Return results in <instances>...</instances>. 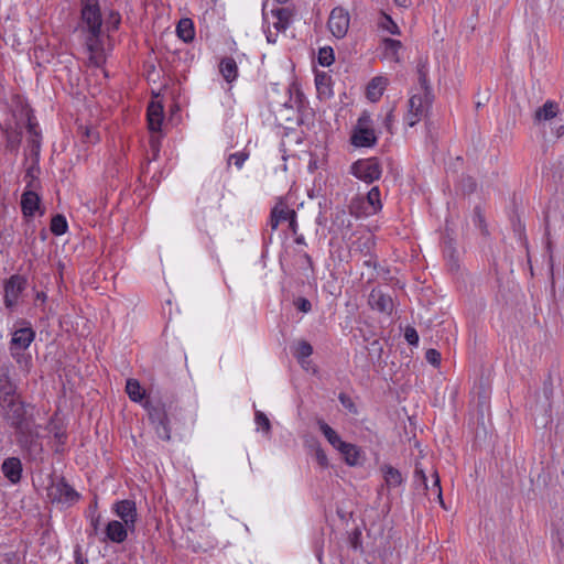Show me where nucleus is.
<instances>
[{
	"instance_id": "864d4df0",
	"label": "nucleus",
	"mask_w": 564,
	"mask_h": 564,
	"mask_svg": "<svg viewBox=\"0 0 564 564\" xmlns=\"http://www.w3.org/2000/svg\"><path fill=\"white\" fill-rule=\"evenodd\" d=\"M488 391L485 387H481V391L478 393V405L484 410L488 408Z\"/></svg>"
},
{
	"instance_id": "a19ab883",
	"label": "nucleus",
	"mask_w": 564,
	"mask_h": 564,
	"mask_svg": "<svg viewBox=\"0 0 564 564\" xmlns=\"http://www.w3.org/2000/svg\"><path fill=\"white\" fill-rule=\"evenodd\" d=\"M249 158L248 152H236L228 156V165L234 163L238 169H241L246 160Z\"/></svg>"
},
{
	"instance_id": "0e129e2a",
	"label": "nucleus",
	"mask_w": 564,
	"mask_h": 564,
	"mask_svg": "<svg viewBox=\"0 0 564 564\" xmlns=\"http://www.w3.org/2000/svg\"><path fill=\"white\" fill-rule=\"evenodd\" d=\"M545 236H550V212L545 214Z\"/></svg>"
},
{
	"instance_id": "39448f33",
	"label": "nucleus",
	"mask_w": 564,
	"mask_h": 564,
	"mask_svg": "<svg viewBox=\"0 0 564 564\" xmlns=\"http://www.w3.org/2000/svg\"><path fill=\"white\" fill-rule=\"evenodd\" d=\"M350 174L367 184H371L382 175L381 162L376 156L359 159L350 165Z\"/></svg>"
},
{
	"instance_id": "20e7f679",
	"label": "nucleus",
	"mask_w": 564,
	"mask_h": 564,
	"mask_svg": "<svg viewBox=\"0 0 564 564\" xmlns=\"http://www.w3.org/2000/svg\"><path fill=\"white\" fill-rule=\"evenodd\" d=\"M350 143L356 148H371L377 143L372 120L367 111L361 113L356 126L352 128Z\"/></svg>"
},
{
	"instance_id": "680f3d73",
	"label": "nucleus",
	"mask_w": 564,
	"mask_h": 564,
	"mask_svg": "<svg viewBox=\"0 0 564 564\" xmlns=\"http://www.w3.org/2000/svg\"><path fill=\"white\" fill-rule=\"evenodd\" d=\"M280 223L281 221L276 217H274V214L271 212L270 223H269L271 229L275 230L279 227Z\"/></svg>"
},
{
	"instance_id": "79ce46f5",
	"label": "nucleus",
	"mask_w": 564,
	"mask_h": 564,
	"mask_svg": "<svg viewBox=\"0 0 564 564\" xmlns=\"http://www.w3.org/2000/svg\"><path fill=\"white\" fill-rule=\"evenodd\" d=\"M475 226H477L482 234H487V227L485 223V216L481 212V208L479 206H476L474 209V217H473Z\"/></svg>"
},
{
	"instance_id": "ea45409f",
	"label": "nucleus",
	"mask_w": 564,
	"mask_h": 564,
	"mask_svg": "<svg viewBox=\"0 0 564 564\" xmlns=\"http://www.w3.org/2000/svg\"><path fill=\"white\" fill-rule=\"evenodd\" d=\"M312 446L314 448V456H315L317 464L322 467H327L328 458H327L325 451L321 447V445L317 442H314V444Z\"/></svg>"
},
{
	"instance_id": "7ed1b4c3",
	"label": "nucleus",
	"mask_w": 564,
	"mask_h": 564,
	"mask_svg": "<svg viewBox=\"0 0 564 564\" xmlns=\"http://www.w3.org/2000/svg\"><path fill=\"white\" fill-rule=\"evenodd\" d=\"M142 406L147 410L151 423L155 425L158 436L163 441H170V417L165 405L161 401L147 399Z\"/></svg>"
},
{
	"instance_id": "6e6552de",
	"label": "nucleus",
	"mask_w": 564,
	"mask_h": 564,
	"mask_svg": "<svg viewBox=\"0 0 564 564\" xmlns=\"http://www.w3.org/2000/svg\"><path fill=\"white\" fill-rule=\"evenodd\" d=\"M47 495L52 502L67 507L74 505L80 497L63 477L50 486Z\"/></svg>"
},
{
	"instance_id": "473e14b6",
	"label": "nucleus",
	"mask_w": 564,
	"mask_h": 564,
	"mask_svg": "<svg viewBox=\"0 0 564 564\" xmlns=\"http://www.w3.org/2000/svg\"><path fill=\"white\" fill-rule=\"evenodd\" d=\"M312 354H313V347L306 340L299 341L296 345V348L293 352L294 357L302 365L304 364L305 359L308 358Z\"/></svg>"
},
{
	"instance_id": "e2e57ef3",
	"label": "nucleus",
	"mask_w": 564,
	"mask_h": 564,
	"mask_svg": "<svg viewBox=\"0 0 564 564\" xmlns=\"http://www.w3.org/2000/svg\"><path fill=\"white\" fill-rule=\"evenodd\" d=\"M87 560L83 557L80 550L75 551V564H86Z\"/></svg>"
},
{
	"instance_id": "2f4dec72",
	"label": "nucleus",
	"mask_w": 564,
	"mask_h": 564,
	"mask_svg": "<svg viewBox=\"0 0 564 564\" xmlns=\"http://www.w3.org/2000/svg\"><path fill=\"white\" fill-rule=\"evenodd\" d=\"M349 212L357 218L372 215L364 203V196H356L351 199L349 204Z\"/></svg>"
},
{
	"instance_id": "5fc2aeb1",
	"label": "nucleus",
	"mask_w": 564,
	"mask_h": 564,
	"mask_svg": "<svg viewBox=\"0 0 564 564\" xmlns=\"http://www.w3.org/2000/svg\"><path fill=\"white\" fill-rule=\"evenodd\" d=\"M364 265L376 269L378 265L377 257L373 253L365 254Z\"/></svg>"
},
{
	"instance_id": "f8f14e48",
	"label": "nucleus",
	"mask_w": 564,
	"mask_h": 564,
	"mask_svg": "<svg viewBox=\"0 0 564 564\" xmlns=\"http://www.w3.org/2000/svg\"><path fill=\"white\" fill-rule=\"evenodd\" d=\"M130 529L121 521L111 520L105 529V538L102 541L109 540L112 543H122L127 540Z\"/></svg>"
},
{
	"instance_id": "13d9d810",
	"label": "nucleus",
	"mask_w": 564,
	"mask_h": 564,
	"mask_svg": "<svg viewBox=\"0 0 564 564\" xmlns=\"http://www.w3.org/2000/svg\"><path fill=\"white\" fill-rule=\"evenodd\" d=\"M85 135H86V141L87 142L94 143V142H96L98 140L97 134L94 131L89 130V129H86Z\"/></svg>"
},
{
	"instance_id": "c85d7f7f",
	"label": "nucleus",
	"mask_w": 564,
	"mask_h": 564,
	"mask_svg": "<svg viewBox=\"0 0 564 564\" xmlns=\"http://www.w3.org/2000/svg\"><path fill=\"white\" fill-rule=\"evenodd\" d=\"M315 85L319 97L328 98L332 96L330 77L327 74L317 73Z\"/></svg>"
},
{
	"instance_id": "5701e85b",
	"label": "nucleus",
	"mask_w": 564,
	"mask_h": 564,
	"mask_svg": "<svg viewBox=\"0 0 564 564\" xmlns=\"http://www.w3.org/2000/svg\"><path fill=\"white\" fill-rule=\"evenodd\" d=\"M419 84L422 89L423 95L433 96L432 87L429 80V69H427V61L420 59L416 66Z\"/></svg>"
},
{
	"instance_id": "58836bf2",
	"label": "nucleus",
	"mask_w": 564,
	"mask_h": 564,
	"mask_svg": "<svg viewBox=\"0 0 564 564\" xmlns=\"http://www.w3.org/2000/svg\"><path fill=\"white\" fill-rule=\"evenodd\" d=\"M254 422H256L257 426L259 429H262V431L264 433H267V434L270 433V431H271V423H270V420L268 419V416L263 412L256 411Z\"/></svg>"
},
{
	"instance_id": "423d86ee",
	"label": "nucleus",
	"mask_w": 564,
	"mask_h": 564,
	"mask_svg": "<svg viewBox=\"0 0 564 564\" xmlns=\"http://www.w3.org/2000/svg\"><path fill=\"white\" fill-rule=\"evenodd\" d=\"M434 96H426L423 94L412 95L408 101V113L405 115V122L410 127H414L419 121L424 118L433 102Z\"/></svg>"
},
{
	"instance_id": "49530a36",
	"label": "nucleus",
	"mask_w": 564,
	"mask_h": 564,
	"mask_svg": "<svg viewBox=\"0 0 564 564\" xmlns=\"http://www.w3.org/2000/svg\"><path fill=\"white\" fill-rule=\"evenodd\" d=\"M0 564H20V557L15 552L0 554Z\"/></svg>"
},
{
	"instance_id": "f257e3e1",
	"label": "nucleus",
	"mask_w": 564,
	"mask_h": 564,
	"mask_svg": "<svg viewBox=\"0 0 564 564\" xmlns=\"http://www.w3.org/2000/svg\"><path fill=\"white\" fill-rule=\"evenodd\" d=\"M79 29L86 34L85 44L90 53V61L95 65H99L102 62L104 53L102 15L99 0H79Z\"/></svg>"
},
{
	"instance_id": "052dcab7",
	"label": "nucleus",
	"mask_w": 564,
	"mask_h": 564,
	"mask_svg": "<svg viewBox=\"0 0 564 564\" xmlns=\"http://www.w3.org/2000/svg\"><path fill=\"white\" fill-rule=\"evenodd\" d=\"M554 124V135L555 138H560L564 134V126L563 124H555V122L553 123Z\"/></svg>"
},
{
	"instance_id": "f3484780",
	"label": "nucleus",
	"mask_w": 564,
	"mask_h": 564,
	"mask_svg": "<svg viewBox=\"0 0 564 564\" xmlns=\"http://www.w3.org/2000/svg\"><path fill=\"white\" fill-rule=\"evenodd\" d=\"M40 196L33 191H25L21 197V209L25 217H33L40 208Z\"/></svg>"
},
{
	"instance_id": "dca6fc26",
	"label": "nucleus",
	"mask_w": 564,
	"mask_h": 564,
	"mask_svg": "<svg viewBox=\"0 0 564 564\" xmlns=\"http://www.w3.org/2000/svg\"><path fill=\"white\" fill-rule=\"evenodd\" d=\"M369 304L372 308L390 314L393 310V302L390 295L384 294L380 289H373L369 295Z\"/></svg>"
},
{
	"instance_id": "c03bdc74",
	"label": "nucleus",
	"mask_w": 564,
	"mask_h": 564,
	"mask_svg": "<svg viewBox=\"0 0 564 564\" xmlns=\"http://www.w3.org/2000/svg\"><path fill=\"white\" fill-rule=\"evenodd\" d=\"M375 245V241L371 237H367L365 239H359L357 241V247L359 249V251L365 256V254H369V253H372L371 252V248L373 247Z\"/></svg>"
},
{
	"instance_id": "603ef678",
	"label": "nucleus",
	"mask_w": 564,
	"mask_h": 564,
	"mask_svg": "<svg viewBox=\"0 0 564 564\" xmlns=\"http://www.w3.org/2000/svg\"><path fill=\"white\" fill-rule=\"evenodd\" d=\"M404 337L410 345H417L419 335L413 327H408L404 332Z\"/></svg>"
},
{
	"instance_id": "4d7b16f0",
	"label": "nucleus",
	"mask_w": 564,
	"mask_h": 564,
	"mask_svg": "<svg viewBox=\"0 0 564 564\" xmlns=\"http://www.w3.org/2000/svg\"><path fill=\"white\" fill-rule=\"evenodd\" d=\"M393 120H394V116H393V110L391 109V110L387 113V116H386V118H384V122H383V123H384V127L387 128V130H388L389 132H392L391 130H392V123H393Z\"/></svg>"
},
{
	"instance_id": "37998d69",
	"label": "nucleus",
	"mask_w": 564,
	"mask_h": 564,
	"mask_svg": "<svg viewBox=\"0 0 564 564\" xmlns=\"http://www.w3.org/2000/svg\"><path fill=\"white\" fill-rule=\"evenodd\" d=\"M272 213L274 214V217H276L280 221H285L289 219V217L294 216V210L289 209L286 206H275L272 209Z\"/></svg>"
},
{
	"instance_id": "c756f323",
	"label": "nucleus",
	"mask_w": 564,
	"mask_h": 564,
	"mask_svg": "<svg viewBox=\"0 0 564 564\" xmlns=\"http://www.w3.org/2000/svg\"><path fill=\"white\" fill-rule=\"evenodd\" d=\"M273 15L276 18V22H274V28L278 31H285L291 22L292 12L288 8H280L272 11Z\"/></svg>"
},
{
	"instance_id": "ddd939ff",
	"label": "nucleus",
	"mask_w": 564,
	"mask_h": 564,
	"mask_svg": "<svg viewBox=\"0 0 564 564\" xmlns=\"http://www.w3.org/2000/svg\"><path fill=\"white\" fill-rule=\"evenodd\" d=\"M22 463L18 457H8L1 465V471L4 477L13 485L20 482L22 478Z\"/></svg>"
},
{
	"instance_id": "cd10ccee",
	"label": "nucleus",
	"mask_w": 564,
	"mask_h": 564,
	"mask_svg": "<svg viewBox=\"0 0 564 564\" xmlns=\"http://www.w3.org/2000/svg\"><path fill=\"white\" fill-rule=\"evenodd\" d=\"M317 424H318L319 431L323 433L325 438L328 441V443L334 448H337L344 442V441H341V438L337 434V432L333 427H330L324 420H322V419L317 420Z\"/></svg>"
},
{
	"instance_id": "338daca9",
	"label": "nucleus",
	"mask_w": 564,
	"mask_h": 564,
	"mask_svg": "<svg viewBox=\"0 0 564 564\" xmlns=\"http://www.w3.org/2000/svg\"><path fill=\"white\" fill-rule=\"evenodd\" d=\"M28 132L30 133V137H34V132L36 131V124L29 122L28 124Z\"/></svg>"
},
{
	"instance_id": "bb28decb",
	"label": "nucleus",
	"mask_w": 564,
	"mask_h": 564,
	"mask_svg": "<svg viewBox=\"0 0 564 564\" xmlns=\"http://www.w3.org/2000/svg\"><path fill=\"white\" fill-rule=\"evenodd\" d=\"M364 203L369 208V212L375 215L382 208L381 199H380V189L378 186L372 187L366 197L364 196Z\"/></svg>"
},
{
	"instance_id": "f704fd0d",
	"label": "nucleus",
	"mask_w": 564,
	"mask_h": 564,
	"mask_svg": "<svg viewBox=\"0 0 564 564\" xmlns=\"http://www.w3.org/2000/svg\"><path fill=\"white\" fill-rule=\"evenodd\" d=\"M28 148L30 155L33 156L35 163H37L41 151V134L39 132H34V137L29 138Z\"/></svg>"
},
{
	"instance_id": "bf43d9fd",
	"label": "nucleus",
	"mask_w": 564,
	"mask_h": 564,
	"mask_svg": "<svg viewBox=\"0 0 564 564\" xmlns=\"http://www.w3.org/2000/svg\"><path fill=\"white\" fill-rule=\"evenodd\" d=\"M359 536H360V532L359 531H355L354 532V538L351 539V546L354 549H358L360 546Z\"/></svg>"
},
{
	"instance_id": "393cba45",
	"label": "nucleus",
	"mask_w": 564,
	"mask_h": 564,
	"mask_svg": "<svg viewBox=\"0 0 564 564\" xmlns=\"http://www.w3.org/2000/svg\"><path fill=\"white\" fill-rule=\"evenodd\" d=\"M176 33L185 43L192 42L195 36L194 23L191 19H181L176 26Z\"/></svg>"
},
{
	"instance_id": "09e8293b",
	"label": "nucleus",
	"mask_w": 564,
	"mask_h": 564,
	"mask_svg": "<svg viewBox=\"0 0 564 564\" xmlns=\"http://www.w3.org/2000/svg\"><path fill=\"white\" fill-rule=\"evenodd\" d=\"M433 484L431 487H429L427 491H432L437 496V498L442 501V488H441V481L437 471H434L433 474Z\"/></svg>"
},
{
	"instance_id": "a878e982",
	"label": "nucleus",
	"mask_w": 564,
	"mask_h": 564,
	"mask_svg": "<svg viewBox=\"0 0 564 564\" xmlns=\"http://www.w3.org/2000/svg\"><path fill=\"white\" fill-rule=\"evenodd\" d=\"M336 449L344 456L345 462L354 466L359 459V449L356 445L343 442Z\"/></svg>"
},
{
	"instance_id": "4c0bfd02",
	"label": "nucleus",
	"mask_w": 564,
	"mask_h": 564,
	"mask_svg": "<svg viewBox=\"0 0 564 564\" xmlns=\"http://www.w3.org/2000/svg\"><path fill=\"white\" fill-rule=\"evenodd\" d=\"M414 484H415V487H422L424 490H429V485H427V478H426V475L424 473V469L420 466L419 463L415 464V469H414Z\"/></svg>"
},
{
	"instance_id": "a211bd4d",
	"label": "nucleus",
	"mask_w": 564,
	"mask_h": 564,
	"mask_svg": "<svg viewBox=\"0 0 564 564\" xmlns=\"http://www.w3.org/2000/svg\"><path fill=\"white\" fill-rule=\"evenodd\" d=\"M147 116L150 131L159 132L163 122V107L160 104L151 102Z\"/></svg>"
},
{
	"instance_id": "9b49d317",
	"label": "nucleus",
	"mask_w": 564,
	"mask_h": 564,
	"mask_svg": "<svg viewBox=\"0 0 564 564\" xmlns=\"http://www.w3.org/2000/svg\"><path fill=\"white\" fill-rule=\"evenodd\" d=\"M26 280L19 275H11L4 284V304L7 307H13L25 289Z\"/></svg>"
},
{
	"instance_id": "4be33fe9",
	"label": "nucleus",
	"mask_w": 564,
	"mask_h": 564,
	"mask_svg": "<svg viewBox=\"0 0 564 564\" xmlns=\"http://www.w3.org/2000/svg\"><path fill=\"white\" fill-rule=\"evenodd\" d=\"M382 44L384 48L386 58L394 63H400V51L402 48V43L398 40L386 37L383 39Z\"/></svg>"
},
{
	"instance_id": "b1692460",
	"label": "nucleus",
	"mask_w": 564,
	"mask_h": 564,
	"mask_svg": "<svg viewBox=\"0 0 564 564\" xmlns=\"http://www.w3.org/2000/svg\"><path fill=\"white\" fill-rule=\"evenodd\" d=\"M126 392L133 402L143 403L145 401V390L137 379L130 378L127 380Z\"/></svg>"
},
{
	"instance_id": "de8ad7c7",
	"label": "nucleus",
	"mask_w": 564,
	"mask_h": 564,
	"mask_svg": "<svg viewBox=\"0 0 564 564\" xmlns=\"http://www.w3.org/2000/svg\"><path fill=\"white\" fill-rule=\"evenodd\" d=\"M425 359L434 367H437L441 364V354L436 349H427L425 352Z\"/></svg>"
},
{
	"instance_id": "aec40b11",
	"label": "nucleus",
	"mask_w": 564,
	"mask_h": 564,
	"mask_svg": "<svg viewBox=\"0 0 564 564\" xmlns=\"http://www.w3.org/2000/svg\"><path fill=\"white\" fill-rule=\"evenodd\" d=\"M387 84H388V79L384 77L378 76V77L372 78L367 86V91H366L367 98L372 102L378 101L380 99V97L382 96Z\"/></svg>"
},
{
	"instance_id": "0eeeda50",
	"label": "nucleus",
	"mask_w": 564,
	"mask_h": 564,
	"mask_svg": "<svg viewBox=\"0 0 564 564\" xmlns=\"http://www.w3.org/2000/svg\"><path fill=\"white\" fill-rule=\"evenodd\" d=\"M21 324L25 325L26 322L22 321ZM34 338L35 332L29 323L26 326L20 327L13 332L9 349L11 356L18 362H21V358L23 356L22 351L29 348Z\"/></svg>"
},
{
	"instance_id": "9d476101",
	"label": "nucleus",
	"mask_w": 564,
	"mask_h": 564,
	"mask_svg": "<svg viewBox=\"0 0 564 564\" xmlns=\"http://www.w3.org/2000/svg\"><path fill=\"white\" fill-rule=\"evenodd\" d=\"M112 509L130 531L133 532L138 519L135 502L129 499L120 500L113 505Z\"/></svg>"
},
{
	"instance_id": "8fccbe9b",
	"label": "nucleus",
	"mask_w": 564,
	"mask_h": 564,
	"mask_svg": "<svg viewBox=\"0 0 564 564\" xmlns=\"http://www.w3.org/2000/svg\"><path fill=\"white\" fill-rule=\"evenodd\" d=\"M100 521H101V516L100 514H96V516L91 517V519H90V528H91V530L88 532L89 536L98 535Z\"/></svg>"
},
{
	"instance_id": "412c9836",
	"label": "nucleus",
	"mask_w": 564,
	"mask_h": 564,
	"mask_svg": "<svg viewBox=\"0 0 564 564\" xmlns=\"http://www.w3.org/2000/svg\"><path fill=\"white\" fill-rule=\"evenodd\" d=\"M380 469L388 488H395L403 484L404 479L399 469L388 464L382 465Z\"/></svg>"
},
{
	"instance_id": "f03ea898",
	"label": "nucleus",
	"mask_w": 564,
	"mask_h": 564,
	"mask_svg": "<svg viewBox=\"0 0 564 564\" xmlns=\"http://www.w3.org/2000/svg\"><path fill=\"white\" fill-rule=\"evenodd\" d=\"M0 413L2 419L15 430L23 432L26 429L25 403L21 397L0 402Z\"/></svg>"
},
{
	"instance_id": "774afa93",
	"label": "nucleus",
	"mask_w": 564,
	"mask_h": 564,
	"mask_svg": "<svg viewBox=\"0 0 564 564\" xmlns=\"http://www.w3.org/2000/svg\"><path fill=\"white\" fill-rule=\"evenodd\" d=\"M395 4H398L399 7H403V8H406L410 6L411 1L410 0H394Z\"/></svg>"
},
{
	"instance_id": "6e6d98bb",
	"label": "nucleus",
	"mask_w": 564,
	"mask_h": 564,
	"mask_svg": "<svg viewBox=\"0 0 564 564\" xmlns=\"http://www.w3.org/2000/svg\"><path fill=\"white\" fill-rule=\"evenodd\" d=\"M338 399H339L340 403H341L345 408L349 409L350 411L355 408V405H354V403H352L351 399H350L347 394H345V393H340V394H339V397H338Z\"/></svg>"
},
{
	"instance_id": "72a5a7b5",
	"label": "nucleus",
	"mask_w": 564,
	"mask_h": 564,
	"mask_svg": "<svg viewBox=\"0 0 564 564\" xmlns=\"http://www.w3.org/2000/svg\"><path fill=\"white\" fill-rule=\"evenodd\" d=\"M67 221L66 218L63 215H55L51 220V231L56 235L61 236L64 235L67 231Z\"/></svg>"
},
{
	"instance_id": "c9c22d12",
	"label": "nucleus",
	"mask_w": 564,
	"mask_h": 564,
	"mask_svg": "<svg viewBox=\"0 0 564 564\" xmlns=\"http://www.w3.org/2000/svg\"><path fill=\"white\" fill-rule=\"evenodd\" d=\"M317 58L322 66H330L335 61L334 50L330 46L321 47Z\"/></svg>"
},
{
	"instance_id": "a18cd8bd",
	"label": "nucleus",
	"mask_w": 564,
	"mask_h": 564,
	"mask_svg": "<svg viewBox=\"0 0 564 564\" xmlns=\"http://www.w3.org/2000/svg\"><path fill=\"white\" fill-rule=\"evenodd\" d=\"M120 22V14L116 11H111L107 20V29L111 31L118 30Z\"/></svg>"
},
{
	"instance_id": "6ab92c4d",
	"label": "nucleus",
	"mask_w": 564,
	"mask_h": 564,
	"mask_svg": "<svg viewBox=\"0 0 564 564\" xmlns=\"http://www.w3.org/2000/svg\"><path fill=\"white\" fill-rule=\"evenodd\" d=\"M219 73L227 83H232L238 77V65L234 57L227 56L220 59Z\"/></svg>"
},
{
	"instance_id": "4468645a",
	"label": "nucleus",
	"mask_w": 564,
	"mask_h": 564,
	"mask_svg": "<svg viewBox=\"0 0 564 564\" xmlns=\"http://www.w3.org/2000/svg\"><path fill=\"white\" fill-rule=\"evenodd\" d=\"M558 113V104L552 100H547L542 107H539L534 112V123L542 124L550 122L551 126L554 123V119Z\"/></svg>"
},
{
	"instance_id": "e433bc0d",
	"label": "nucleus",
	"mask_w": 564,
	"mask_h": 564,
	"mask_svg": "<svg viewBox=\"0 0 564 564\" xmlns=\"http://www.w3.org/2000/svg\"><path fill=\"white\" fill-rule=\"evenodd\" d=\"M380 26L386 30L387 32H389L390 34H393V35H399L400 34V29L399 26L397 25V23L392 20V18L388 14H382L381 17V20H380Z\"/></svg>"
},
{
	"instance_id": "7c9ffc66",
	"label": "nucleus",
	"mask_w": 564,
	"mask_h": 564,
	"mask_svg": "<svg viewBox=\"0 0 564 564\" xmlns=\"http://www.w3.org/2000/svg\"><path fill=\"white\" fill-rule=\"evenodd\" d=\"M15 433L19 435V442L22 447L31 451L32 448L39 445L36 441L37 434L33 432V430L29 426L28 423L25 431Z\"/></svg>"
},
{
	"instance_id": "69168bd1",
	"label": "nucleus",
	"mask_w": 564,
	"mask_h": 564,
	"mask_svg": "<svg viewBox=\"0 0 564 564\" xmlns=\"http://www.w3.org/2000/svg\"><path fill=\"white\" fill-rule=\"evenodd\" d=\"M288 221L290 223V228L295 231L296 226V214L294 213V216L289 217Z\"/></svg>"
},
{
	"instance_id": "1a4fd4ad",
	"label": "nucleus",
	"mask_w": 564,
	"mask_h": 564,
	"mask_svg": "<svg viewBox=\"0 0 564 564\" xmlns=\"http://www.w3.org/2000/svg\"><path fill=\"white\" fill-rule=\"evenodd\" d=\"M349 14L343 8H334L328 18V29L336 39H343L349 29Z\"/></svg>"
},
{
	"instance_id": "3c124183",
	"label": "nucleus",
	"mask_w": 564,
	"mask_h": 564,
	"mask_svg": "<svg viewBox=\"0 0 564 564\" xmlns=\"http://www.w3.org/2000/svg\"><path fill=\"white\" fill-rule=\"evenodd\" d=\"M294 304H295L296 308L303 313H308L312 310L311 302L305 297H299L294 302Z\"/></svg>"
},
{
	"instance_id": "2eb2a0df",
	"label": "nucleus",
	"mask_w": 564,
	"mask_h": 564,
	"mask_svg": "<svg viewBox=\"0 0 564 564\" xmlns=\"http://www.w3.org/2000/svg\"><path fill=\"white\" fill-rule=\"evenodd\" d=\"M20 397L18 386L12 381L9 370H0V402Z\"/></svg>"
}]
</instances>
